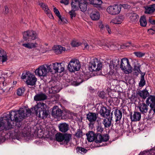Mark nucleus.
I'll return each mask as SVG.
<instances>
[{
	"instance_id": "63",
	"label": "nucleus",
	"mask_w": 155,
	"mask_h": 155,
	"mask_svg": "<svg viewBox=\"0 0 155 155\" xmlns=\"http://www.w3.org/2000/svg\"><path fill=\"white\" fill-rule=\"evenodd\" d=\"M64 70V68L63 67H61V70L59 71V72H61L63 71Z\"/></svg>"
},
{
	"instance_id": "16",
	"label": "nucleus",
	"mask_w": 155,
	"mask_h": 155,
	"mask_svg": "<svg viewBox=\"0 0 155 155\" xmlns=\"http://www.w3.org/2000/svg\"><path fill=\"white\" fill-rule=\"evenodd\" d=\"M59 130L62 133H65L70 129L69 126L66 123H62L60 124L58 126Z\"/></svg>"
},
{
	"instance_id": "33",
	"label": "nucleus",
	"mask_w": 155,
	"mask_h": 155,
	"mask_svg": "<svg viewBox=\"0 0 155 155\" xmlns=\"http://www.w3.org/2000/svg\"><path fill=\"white\" fill-rule=\"evenodd\" d=\"M114 113L116 117V121L117 122L120 120L122 116V113L121 111L120 110L116 109Z\"/></svg>"
},
{
	"instance_id": "41",
	"label": "nucleus",
	"mask_w": 155,
	"mask_h": 155,
	"mask_svg": "<svg viewBox=\"0 0 155 155\" xmlns=\"http://www.w3.org/2000/svg\"><path fill=\"white\" fill-rule=\"evenodd\" d=\"M76 151L77 152H80L81 153H86L87 151V150L84 148L78 147L76 148Z\"/></svg>"
},
{
	"instance_id": "52",
	"label": "nucleus",
	"mask_w": 155,
	"mask_h": 155,
	"mask_svg": "<svg viewBox=\"0 0 155 155\" xmlns=\"http://www.w3.org/2000/svg\"><path fill=\"white\" fill-rule=\"evenodd\" d=\"M69 1V0H61L60 1V2L61 3L64 4V5H66L68 4Z\"/></svg>"
},
{
	"instance_id": "20",
	"label": "nucleus",
	"mask_w": 155,
	"mask_h": 155,
	"mask_svg": "<svg viewBox=\"0 0 155 155\" xmlns=\"http://www.w3.org/2000/svg\"><path fill=\"white\" fill-rule=\"evenodd\" d=\"M141 117V114L140 113L135 111L133 114H131L130 116V119L132 121H139Z\"/></svg>"
},
{
	"instance_id": "4",
	"label": "nucleus",
	"mask_w": 155,
	"mask_h": 155,
	"mask_svg": "<svg viewBox=\"0 0 155 155\" xmlns=\"http://www.w3.org/2000/svg\"><path fill=\"white\" fill-rule=\"evenodd\" d=\"M23 73L21 77L22 79H26V83L28 85L34 86L35 85L37 81V78L35 75L30 73L29 72H27L25 75Z\"/></svg>"
},
{
	"instance_id": "18",
	"label": "nucleus",
	"mask_w": 155,
	"mask_h": 155,
	"mask_svg": "<svg viewBox=\"0 0 155 155\" xmlns=\"http://www.w3.org/2000/svg\"><path fill=\"white\" fill-rule=\"evenodd\" d=\"M110 110L107 108L105 107H102L100 110V115L104 117H107L110 116Z\"/></svg>"
},
{
	"instance_id": "9",
	"label": "nucleus",
	"mask_w": 155,
	"mask_h": 155,
	"mask_svg": "<svg viewBox=\"0 0 155 155\" xmlns=\"http://www.w3.org/2000/svg\"><path fill=\"white\" fill-rule=\"evenodd\" d=\"M121 5H115L110 6L107 8V12L110 14L115 15L119 14L121 11Z\"/></svg>"
},
{
	"instance_id": "42",
	"label": "nucleus",
	"mask_w": 155,
	"mask_h": 155,
	"mask_svg": "<svg viewBox=\"0 0 155 155\" xmlns=\"http://www.w3.org/2000/svg\"><path fill=\"white\" fill-rule=\"evenodd\" d=\"M134 54L137 57H141L144 56L145 54L141 51L134 52Z\"/></svg>"
},
{
	"instance_id": "62",
	"label": "nucleus",
	"mask_w": 155,
	"mask_h": 155,
	"mask_svg": "<svg viewBox=\"0 0 155 155\" xmlns=\"http://www.w3.org/2000/svg\"><path fill=\"white\" fill-rule=\"evenodd\" d=\"M45 11L46 14L48 13H49V12H51L50 10L48 8L47 9H46V10H45Z\"/></svg>"
},
{
	"instance_id": "8",
	"label": "nucleus",
	"mask_w": 155,
	"mask_h": 155,
	"mask_svg": "<svg viewBox=\"0 0 155 155\" xmlns=\"http://www.w3.org/2000/svg\"><path fill=\"white\" fill-rule=\"evenodd\" d=\"M38 35L35 31L33 30H28L23 33V38L25 41L30 40H34L37 38Z\"/></svg>"
},
{
	"instance_id": "36",
	"label": "nucleus",
	"mask_w": 155,
	"mask_h": 155,
	"mask_svg": "<svg viewBox=\"0 0 155 155\" xmlns=\"http://www.w3.org/2000/svg\"><path fill=\"white\" fill-rule=\"evenodd\" d=\"M140 22L141 26L143 27L146 26L147 22L146 18L144 16H143L141 17L140 20Z\"/></svg>"
},
{
	"instance_id": "24",
	"label": "nucleus",
	"mask_w": 155,
	"mask_h": 155,
	"mask_svg": "<svg viewBox=\"0 0 155 155\" xmlns=\"http://www.w3.org/2000/svg\"><path fill=\"white\" fill-rule=\"evenodd\" d=\"M137 94L141 97L143 99H145L149 94V93L146 89L142 91H139L137 92Z\"/></svg>"
},
{
	"instance_id": "37",
	"label": "nucleus",
	"mask_w": 155,
	"mask_h": 155,
	"mask_svg": "<svg viewBox=\"0 0 155 155\" xmlns=\"http://www.w3.org/2000/svg\"><path fill=\"white\" fill-rule=\"evenodd\" d=\"M140 65L137 66L135 65L134 66L133 70L135 71L134 72V74L136 76H137L139 73L141 74V73H143L140 69Z\"/></svg>"
},
{
	"instance_id": "22",
	"label": "nucleus",
	"mask_w": 155,
	"mask_h": 155,
	"mask_svg": "<svg viewBox=\"0 0 155 155\" xmlns=\"http://www.w3.org/2000/svg\"><path fill=\"white\" fill-rule=\"evenodd\" d=\"M119 59L118 58H114L112 61H111L109 64L110 70H112L114 68L117 67V66L119 65Z\"/></svg>"
},
{
	"instance_id": "43",
	"label": "nucleus",
	"mask_w": 155,
	"mask_h": 155,
	"mask_svg": "<svg viewBox=\"0 0 155 155\" xmlns=\"http://www.w3.org/2000/svg\"><path fill=\"white\" fill-rule=\"evenodd\" d=\"M111 22L114 24H119L121 23L117 17L112 19Z\"/></svg>"
},
{
	"instance_id": "30",
	"label": "nucleus",
	"mask_w": 155,
	"mask_h": 155,
	"mask_svg": "<svg viewBox=\"0 0 155 155\" xmlns=\"http://www.w3.org/2000/svg\"><path fill=\"white\" fill-rule=\"evenodd\" d=\"M79 0H72L71 3L72 10L76 11L78 9Z\"/></svg>"
},
{
	"instance_id": "60",
	"label": "nucleus",
	"mask_w": 155,
	"mask_h": 155,
	"mask_svg": "<svg viewBox=\"0 0 155 155\" xmlns=\"http://www.w3.org/2000/svg\"><path fill=\"white\" fill-rule=\"evenodd\" d=\"M47 14L50 18L53 19L54 18L51 12H49V13H48Z\"/></svg>"
},
{
	"instance_id": "2",
	"label": "nucleus",
	"mask_w": 155,
	"mask_h": 155,
	"mask_svg": "<svg viewBox=\"0 0 155 155\" xmlns=\"http://www.w3.org/2000/svg\"><path fill=\"white\" fill-rule=\"evenodd\" d=\"M56 141L59 142H62L61 144L67 145L72 138V134H62L58 133L55 135Z\"/></svg>"
},
{
	"instance_id": "48",
	"label": "nucleus",
	"mask_w": 155,
	"mask_h": 155,
	"mask_svg": "<svg viewBox=\"0 0 155 155\" xmlns=\"http://www.w3.org/2000/svg\"><path fill=\"white\" fill-rule=\"evenodd\" d=\"M75 11L72 10L71 11L69 12V14L70 15L71 18L72 19L73 17H75L76 16V14Z\"/></svg>"
},
{
	"instance_id": "39",
	"label": "nucleus",
	"mask_w": 155,
	"mask_h": 155,
	"mask_svg": "<svg viewBox=\"0 0 155 155\" xmlns=\"http://www.w3.org/2000/svg\"><path fill=\"white\" fill-rule=\"evenodd\" d=\"M91 4L95 6L100 5H101L102 2L101 0H89Z\"/></svg>"
},
{
	"instance_id": "26",
	"label": "nucleus",
	"mask_w": 155,
	"mask_h": 155,
	"mask_svg": "<svg viewBox=\"0 0 155 155\" xmlns=\"http://www.w3.org/2000/svg\"><path fill=\"white\" fill-rule=\"evenodd\" d=\"M96 134L92 131H89L86 134L87 139L89 142H91L93 141L95 142Z\"/></svg>"
},
{
	"instance_id": "23",
	"label": "nucleus",
	"mask_w": 155,
	"mask_h": 155,
	"mask_svg": "<svg viewBox=\"0 0 155 155\" xmlns=\"http://www.w3.org/2000/svg\"><path fill=\"white\" fill-rule=\"evenodd\" d=\"M87 4L86 0H79V7L81 11L84 12L86 11Z\"/></svg>"
},
{
	"instance_id": "44",
	"label": "nucleus",
	"mask_w": 155,
	"mask_h": 155,
	"mask_svg": "<svg viewBox=\"0 0 155 155\" xmlns=\"http://www.w3.org/2000/svg\"><path fill=\"white\" fill-rule=\"evenodd\" d=\"M76 137L80 138L82 136V132L80 129H78L75 135Z\"/></svg>"
},
{
	"instance_id": "10",
	"label": "nucleus",
	"mask_w": 155,
	"mask_h": 155,
	"mask_svg": "<svg viewBox=\"0 0 155 155\" xmlns=\"http://www.w3.org/2000/svg\"><path fill=\"white\" fill-rule=\"evenodd\" d=\"M46 65L47 64H43L39 67L35 71V74L39 76H46L47 73L48 72Z\"/></svg>"
},
{
	"instance_id": "40",
	"label": "nucleus",
	"mask_w": 155,
	"mask_h": 155,
	"mask_svg": "<svg viewBox=\"0 0 155 155\" xmlns=\"http://www.w3.org/2000/svg\"><path fill=\"white\" fill-rule=\"evenodd\" d=\"M54 11L56 15L58 17L60 20L61 22H62L63 21V19L61 18L60 13L58 10L56 8H54Z\"/></svg>"
},
{
	"instance_id": "53",
	"label": "nucleus",
	"mask_w": 155,
	"mask_h": 155,
	"mask_svg": "<svg viewBox=\"0 0 155 155\" xmlns=\"http://www.w3.org/2000/svg\"><path fill=\"white\" fill-rule=\"evenodd\" d=\"M104 30H107V31L108 33H109V34H110V33H111L110 30V28H109L108 25H106L105 26V28H104Z\"/></svg>"
},
{
	"instance_id": "50",
	"label": "nucleus",
	"mask_w": 155,
	"mask_h": 155,
	"mask_svg": "<svg viewBox=\"0 0 155 155\" xmlns=\"http://www.w3.org/2000/svg\"><path fill=\"white\" fill-rule=\"evenodd\" d=\"M39 5H40L41 7L43 8V9L44 11L48 8V6L44 4L43 3H40L39 4Z\"/></svg>"
},
{
	"instance_id": "31",
	"label": "nucleus",
	"mask_w": 155,
	"mask_h": 155,
	"mask_svg": "<svg viewBox=\"0 0 155 155\" xmlns=\"http://www.w3.org/2000/svg\"><path fill=\"white\" fill-rule=\"evenodd\" d=\"M38 44L36 43H32L28 42L22 44V46L28 49H31L36 48Z\"/></svg>"
},
{
	"instance_id": "29",
	"label": "nucleus",
	"mask_w": 155,
	"mask_h": 155,
	"mask_svg": "<svg viewBox=\"0 0 155 155\" xmlns=\"http://www.w3.org/2000/svg\"><path fill=\"white\" fill-rule=\"evenodd\" d=\"M91 18L93 20H98L99 19L100 15L97 11H93L91 14Z\"/></svg>"
},
{
	"instance_id": "1",
	"label": "nucleus",
	"mask_w": 155,
	"mask_h": 155,
	"mask_svg": "<svg viewBox=\"0 0 155 155\" xmlns=\"http://www.w3.org/2000/svg\"><path fill=\"white\" fill-rule=\"evenodd\" d=\"M32 109L37 116L42 119L46 118L49 113L48 107L45 104L41 102L37 104Z\"/></svg>"
},
{
	"instance_id": "19",
	"label": "nucleus",
	"mask_w": 155,
	"mask_h": 155,
	"mask_svg": "<svg viewBox=\"0 0 155 155\" xmlns=\"http://www.w3.org/2000/svg\"><path fill=\"white\" fill-rule=\"evenodd\" d=\"M97 115L94 113L89 112L87 115V119L90 123L95 122L97 118Z\"/></svg>"
},
{
	"instance_id": "12",
	"label": "nucleus",
	"mask_w": 155,
	"mask_h": 155,
	"mask_svg": "<svg viewBox=\"0 0 155 155\" xmlns=\"http://www.w3.org/2000/svg\"><path fill=\"white\" fill-rule=\"evenodd\" d=\"M146 103L148 105H149L150 109V112L152 111L153 108L155 107V96L150 95L147 99Z\"/></svg>"
},
{
	"instance_id": "17",
	"label": "nucleus",
	"mask_w": 155,
	"mask_h": 155,
	"mask_svg": "<svg viewBox=\"0 0 155 155\" xmlns=\"http://www.w3.org/2000/svg\"><path fill=\"white\" fill-rule=\"evenodd\" d=\"M70 78L67 79L66 81L70 85H72L74 86H77L79 85L83 81L81 79H78L76 81H74V78L73 79L72 77H71Z\"/></svg>"
},
{
	"instance_id": "27",
	"label": "nucleus",
	"mask_w": 155,
	"mask_h": 155,
	"mask_svg": "<svg viewBox=\"0 0 155 155\" xmlns=\"http://www.w3.org/2000/svg\"><path fill=\"white\" fill-rule=\"evenodd\" d=\"M112 120V117L106 118L104 119L103 124L104 125L105 128H108L110 126Z\"/></svg>"
},
{
	"instance_id": "14",
	"label": "nucleus",
	"mask_w": 155,
	"mask_h": 155,
	"mask_svg": "<svg viewBox=\"0 0 155 155\" xmlns=\"http://www.w3.org/2000/svg\"><path fill=\"white\" fill-rule=\"evenodd\" d=\"M19 115L20 116L22 119L25 118L27 117V116L31 113V111L30 109H20L18 110L17 111Z\"/></svg>"
},
{
	"instance_id": "15",
	"label": "nucleus",
	"mask_w": 155,
	"mask_h": 155,
	"mask_svg": "<svg viewBox=\"0 0 155 155\" xmlns=\"http://www.w3.org/2000/svg\"><path fill=\"white\" fill-rule=\"evenodd\" d=\"M147 104L143 103H139L138 107L140 112L144 114L147 113L148 111V107Z\"/></svg>"
},
{
	"instance_id": "45",
	"label": "nucleus",
	"mask_w": 155,
	"mask_h": 155,
	"mask_svg": "<svg viewBox=\"0 0 155 155\" xmlns=\"http://www.w3.org/2000/svg\"><path fill=\"white\" fill-rule=\"evenodd\" d=\"M24 89L19 88L17 90V94L18 95L21 96L24 93Z\"/></svg>"
},
{
	"instance_id": "7",
	"label": "nucleus",
	"mask_w": 155,
	"mask_h": 155,
	"mask_svg": "<svg viewBox=\"0 0 155 155\" xmlns=\"http://www.w3.org/2000/svg\"><path fill=\"white\" fill-rule=\"evenodd\" d=\"M102 66V63L97 59L95 58L89 64V70L91 72L99 71L101 69Z\"/></svg>"
},
{
	"instance_id": "13",
	"label": "nucleus",
	"mask_w": 155,
	"mask_h": 155,
	"mask_svg": "<svg viewBox=\"0 0 155 155\" xmlns=\"http://www.w3.org/2000/svg\"><path fill=\"white\" fill-rule=\"evenodd\" d=\"M62 110L57 106H55L52 108V115L55 118L59 117L62 116Z\"/></svg>"
},
{
	"instance_id": "25",
	"label": "nucleus",
	"mask_w": 155,
	"mask_h": 155,
	"mask_svg": "<svg viewBox=\"0 0 155 155\" xmlns=\"http://www.w3.org/2000/svg\"><path fill=\"white\" fill-rule=\"evenodd\" d=\"M47 97L44 94L41 93L37 94L34 97V100L35 101L44 100L47 99Z\"/></svg>"
},
{
	"instance_id": "3",
	"label": "nucleus",
	"mask_w": 155,
	"mask_h": 155,
	"mask_svg": "<svg viewBox=\"0 0 155 155\" xmlns=\"http://www.w3.org/2000/svg\"><path fill=\"white\" fill-rule=\"evenodd\" d=\"M11 113V118L12 120V121L9 120V123L11 125V122L13 121H14L16 123L15 128H17V129H18L20 128L21 126V124H20V121L22 120V118L20 117V116L19 115L18 113L16 111H11L9 113ZM15 132L17 133H18L19 132V129H15L14 130Z\"/></svg>"
},
{
	"instance_id": "46",
	"label": "nucleus",
	"mask_w": 155,
	"mask_h": 155,
	"mask_svg": "<svg viewBox=\"0 0 155 155\" xmlns=\"http://www.w3.org/2000/svg\"><path fill=\"white\" fill-rule=\"evenodd\" d=\"M103 141L106 142L108 140L109 136L107 134H105L102 135Z\"/></svg>"
},
{
	"instance_id": "32",
	"label": "nucleus",
	"mask_w": 155,
	"mask_h": 155,
	"mask_svg": "<svg viewBox=\"0 0 155 155\" xmlns=\"http://www.w3.org/2000/svg\"><path fill=\"white\" fill-rule=\"evenodd\" d=\"M66 49L58 45L54 47L53 50L57 54H61L63 51H64Z\"/></svg>"
},
{
	"instance_id": "21",
	"label": "nucleus",
	"mask_w": 155,
	"mask_h": 155,
	"mask_svg": "<svg viewBox=\"0 0 155 155\" xmlns=\"http://www.w3.org/2000/svg\"><path fill=\"white\" fill-rule=\"evenodd\" d=\"M145 11V13L150 14L153 13L155 11V4H152L144 7Z\"/></svg>"
},
{
	"instance_id": "6",
	"label": "nucleus",
	"mask_w": 155,
	"mask_h": 155,
	"mask_svg": "<svg viewBox=\"0 0 155 155\" xmlns=\"http://www.w3.org/2000/svg\"><path fill=\"white\" fill-rule=\"evenodd\" d=\"M81 68V64L78 60L72 59L69 62L68 66L69 71L71 72H74L78 71Z\"/></svg>"
},
{
	"instance_id": "35",
	"label": "nucleus",
	"mask_w": 155,
	"mask_h": 155,
	"mask_svg": "<svg viewBox=\"0 0 155 155\" xmlns=\"http://www.w3.org/2000/svg\"><path fill=\"white\" fill-rule=\"evenodd\" d=\"M145 73H141V79L140 81L139 84V86L140 87H143L146 84V81L144 79V76L145 75Z\"/></svg>"
},
{
	"instance_id": "49",
	"label": "nucleus",
	"mask_w": 155,
	"mask_h": 155,
	"mask_svg": "<svg viewBox=\"0 0 155 155\" xmlns=\"http://www.w3.org/2000/svg\"><path fill=\"white\" fill-rule=\"evenodd\" d=\"M71 44L72 46L73 47H77L80 45V44L78 42L74 41H73L71 42Z\"/></svg>"
},
{
	"instance_id": "55",
	"label": "nucleus",
	"mask_w": 155,
	"mask_h": 155,
	"mask_svg": "<svg viewBox=\"0 0 155 155\" xmlns=\"http://www.w3.org/2000/svg\"><path fill=\"white\" fill-rule=\"evenodd\" d=\"M149 21L152 24H155V20H152L151 18H149Z\"/></svg>"
},
{
	"instance_id": "38",
	"label": "nucleus",
	"mask_w": 155,
	"mask_h": 155,
	"mask_svg": "<svg viewBox=\"0 0 155 155\" xmlns=\"http://www.w3.org/2000/svg\"><path fill=\"white\" fill-rule=\"evenodd\" d=\"M102 136L101 134L98 133L96 135L95 142L96 143H101L103 142Z\"/></svg>"
},
{
	"instance_id": "54",
	"label": "nucleus",
	"mask_w": 155,
	"mask_h": 155,
	"mask_svg": "<svg viewBox=\"0 0 155 155\" xmlns=\"http://www.w3.org/2000/svg\"><path fill=\"white\" fill-rule=\"evenodd\" d=\"M117 17L118 18V19L120 23L122 22L124 18V17L123 15H120Z\"/></svg>"
},
{
	"instance_id": "64",
	"label": "nucleus",
	"mask_w": 155,
	"mask_h": 155,
	"mask_svg": "<svg viewBox=\"0 0 155 155\" xmlns=\"http://www.w3.org/2000/svg\"><path fill=\"white\" fill-rule=\"evenodd\" d=\"M152 110H153L154 112V113L155 114V107L153 108L152 109Z\"/></svg>"
},
{
	"instance_id": "51",
	"label": "nucleus",
	"mask_w": 155,
	"mask_h": 155,
	"mask_svg": "<svg viewBox=\"0 0 155 155\" xmlns=\"http://www.w3.org/2000/svg\"><path fill=\"white\" fill-rule=\"evenodd\" d=\"M82 46H84V50H88L89 47V46L86 43H84L83 44H82Z\"/></svg>"
},
{
	"instance_id": "58",
	"label": "nucleus",
	"mask_w": 155,
	"mask_h": 155,
	"mask_svg": "<svg viewBox=\"0 0 155 155\" xmlns=\"http://www.w3.org/2000/svg\"><path fill=\"white\" fill-rule=\"evenodd\" d=\"M97 130L98 131L101 132L103 131L104 129L101 127H98L97 128Z\"/></svg>"
},
{
	"instance_id": "34",
	"label": "nucleus",
	"mask_w": 155,
	"mask_h": 155,
	"mask_svg": "<svg viewBox=\"0 0 155 155\" xmlns=\"http://www.w3.org/2000/svg\"><path fill=\"white\" fill-rule=\"evenodd\" d=\"M130 19L132 21L135 22L137 21L139 16L137 14L131 13L130 14Z\"/></svg>"
},
{
	"instance_id": "61",
	"label": "nucleus",
	"mask_w": 155,
	"mask_h": 155,
	"mask_svg": "<svg viewBox=\"0 0 155 155\" xmlns=\"http://www.w3.org/2000/svg\"><path fill=\"white\" fill-rule=\"evenodd\" d=\"M150 112H149V114L148 116V117L146 118L147 120H151L152 117H150Z\"/></svg>"
},
{
	"instance_id": "57",
	"label": "nucleus",
	"mask_w": 155,
	"mask_h": 155,
	"mask_svg": "<svg viewBox=\"0 0 155 155\" xmlns=\"http://www.w3.org/2000/svg\"><path fill=\"white\" fill-rule=\"evenodd\" d=\"M100 45L104 46L105 49H107L108 48H110V47L109 46L105 44H101Z\"/></svg>"
},
{
	"instance_id": "11",
	"label": "nucleus",
	"mask_w": 155,
	"mask_h": 155,
	"mask_svg": "<svg viewBox=\"0 0 155 155\" xmlns=\"http://www.w3.org/2000/svg\"><path fill=\"white\" fill-rule=\"evenodd\" d=\"M62 63L57 62L53 63L51 64H48L46 65L48 72L56 73L58 72L59 66H61Z\"/></svg>"
},
{
	"instance_id": "59",
	"label": "nucleus",
	"mask_w": 155,
	"mask_h": 155,
	"mask_svg": "<svg viewBox=\"0 0 155 155\" xmlns=\"http://www.w3.org/2000/svg\"><path fill=\"white\" fill-rule=\"evenodd\" d=\"M5 12L6 14H7L9 12V9L8 7L7 6H5Z\"/></svg>"
},
{
	"instance_id": "5",
	"label": "nucleus",
	"mask_w": 155,
	"mask_h": 155,
	"mask_svg": "<svg viewBox=\"0 0 155 155\" xmlns=\"http://www.w3.org/2000/svg\"><path fill=\"white\" fill-rule=\"evenodd\" d=\"M120 68L126 74H129L132 72V67L127 58H123L121 60Z\"/></svg>"
},
{
	"instance_id": "56",
	"label": "nucleus",
	"mask_w": 155,
	"mask_h": 155,
	"mask_svg": "<svg viewBox=\"0 0 155 155\" xmlns=\"http://www.w3.org/2000/svg\"><path fill=\"white\" fill-rule=\"evenodd\" d=\"M105 27V26L102 23L100 24L99 25V27L101 31H102L104 29Z\"/></svg>"
},
{
	"instance_id": "47",
	"label": "nucleus",
	"mask_w": 155,
	"mask_h": 155,
	"mask_svg": "<svg viewBox=\"0 0 155 155\" xmlns=\"http://www.w3.org/2000/svg\"><path fill=\"white\" fill-rule=\"evenodd\" d=\"M106 94L104 91H101L98 94V96L102 99H104L105 98Z\"/></svg>"
},
{
	"instance_id": "28",
	"label": "nucleus",
	"mask_w": 155,
	"mask_h": 155,
	"mask_svg": "<svg viewBox=\"0 0 155 155\" xmlns=\"http://www.w3.org/2000/svg\"><path fill=\"white\" fill-rule=\"evenodd\" d=\"M7 59L6 52L3 49L0 50V61L4 62L6 61Z\"/></svg>"
}]
</instances>
